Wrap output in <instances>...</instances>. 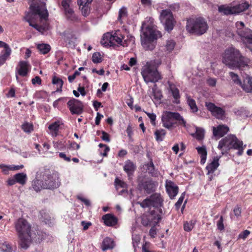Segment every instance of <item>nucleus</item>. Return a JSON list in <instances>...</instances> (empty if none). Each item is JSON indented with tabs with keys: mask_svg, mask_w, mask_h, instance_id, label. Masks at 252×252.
Here are the masks:
<instances>
[{
	"mask_svg": "<svg viewBox=\"0 0 252 252\" xmlns=\"http://www.w3.org/2000/svg\"><path fill=\"white\" fill-rule=\"evenodd\" d=\"M246 146H243V142L240 140L235 135L229 134L219 142L218 148L221 151L222 155L228 154L233 149L238 150L237 155L240 156L243 155Z\"/></svg>",
	"mask_w": 252,
	"mask_h": 252,
	"instance_id": "nucleus-2",
	"label": "nucleus"
},
{
	"mask_svg": "<svg viewBox=\"0 0 252 252\" xmlns=\"http://www.w3.org/2000/svg\"><path fill=\"white\" fill-rule=\"evenodd\" d=\"M185 195H186V192H183L182 193L181 196L179 197L177 202L175 203V207L177 210H178L180 209V208L183 202V200L185 198Z\"/></svg>",
	"mask_w": 252,
	"mask_h": 252,
	"instance_id": "nucleus-49",
	"label": "nucleus"
},
{
	"mask_svg": "<svg viewBox=\"0 0 252 252\" xmlns=\"http://www.w3.org/2000/svg\"><path fill=\"white\" fill-rule=\"evenodd\" d=\"M175 45V43L173 40H168L166 44V49L167 51H172Z\"/></svg>",
	"mask_w": 252,
	"mask_h": 252,
	"instance_id": "nucleus-52",
	"label": "nucleus"
},
{
	"mask_svg": "<svg viewBox=\"0 0 252 252\" xmlns=\"http://www.w3.org/2000/svg\"><path fill=\"white\" fill-rule=\"evenodd\" d=\"M11 54V49H7L0 56V66L3 65Z\"/></svg>",
	"mask_w": 252,
	"mask_h": 252,
	"instance_id": "nucleus-40",
	"label": "nucleus"
},
{
	"mask_svg": "<svg viewBox=\"0 0 252 252\" xmlns=\"http://www.w3.org/2000/svg\"><path fill=\"white\" fill-rule=\"evenodd\" d=\"M229 130V127L224 125H220L216 127H213V135L218 138L223 137L227 134Z\"/></svg>",
	"mask_w": 252,
	"mask_h": 252,
	"instance_id": "nucleus-23",
	"label": "nucleus"
},
{
	"mask_svg": "<svg viewBox=\"0 0 252 252\" xmlns=\"http://www.w3.org/2000/svg\"><path fill=\"white\" fill-rule=\"evenodd\" d=\"M71 0H62V6L66 19L72 22L79 21L78 17L75 13L73 8L70 6Z\"/></svg>",
	"mask_w": 252,
	"mask_h": 252,
	"instance_id": "nucleus-14",
	"label": "nucleus"
},
{
	"mask_svg": "<svg viewBox=\"0 0 252 252\" xmlns=\"http://www.w3.org/2000/svg\"><path fill=\"white\" fill-rule=\"evenodd\" d=\"M126 131L127 134V136H128L129 138L130 139L133 134V132L132 127L130 125H128Z\"/></svg>",
	"mask_w": 252,
	"mask_h": 252,
	"instance_id": "nucleus-63",
	"label": "nucleus"
},
{
	"mask_svg": "<svg viewBox=\"0 0 252 252\" xmlns=\"http://www.w3.org/2000/svg\"><path fill=\"white\" fill-rule=\"evenodd\" d=\"M162 126L172 130L179 125L186 126V122L183 117L178 112L166 111L161 116Z\"/></svg>",
	"mask_w": 252,
	"mask_h": 252,
	"instance_id": "nucleus-7",
	"label": "nucleus"
},
{
	"mask_svg": "<svg viewBox=\"0 0 252 252\" xmlns=\"http://www.w3.org/2000/svg\"><path fill=\"white\" fill-rule=\"evenodd\" d=\"M77 198L78 199L80 200L82 202H83L86 206H91V202L89 199L85 198L80 196H78Z\"/></svg>",
	"mask_w": 252,
	"mask_h": 252,
	"instance_id": "nucleus-60",
	"label": "nucleus"
},
{
	"mask_svg": "<svg viewBox=\"0 0 252 252\" xmlns=\"http://www.w3.org/2000/svg\"><path fill=\"white\" fill-rule=\"evenodd\" d=\"M39 218L41 221L49 225L52 223L51 217L47 212L46 210H41L39 211Z\"/></svg>",
	"mask_w": 252,
	"mask_h": 252,
	"instance_id": "nucleus-32",
	"label": "nucleus"
},
{
	"mask_svg": "<svg viewBox=\"0 0 252 252\" xmlns=\"http://www.w3.org/2000/svg\"><path fill=\"white\" fill-rule=\"evenodd\" d=\"M250 234V231L248 230H245L241 233L239 234L238 236L239 239H243L245 240Z\"/></svg>",
	"mask_w": 252,
	"mask_h": 252,
	"instance_id": "nucleus-56",
	"label": "nucleus"
},
{
	"mask_svg": "<svg viewBox=\"0 0 252 252\" xmlns=\"http://www.w3.org/2000/svg\"><path fill=\"white\" fill-rule=\"evenodd\" d=\"M93 0H77L79 8L84 17L89 15L90 12V5Z\"/></svg>",
	"mask_w": 252,
	"mask_h": 252,
	"instance_id": "nucleus-21",
	"label": "nucleus"
},
{
	"mask_svg": "<svg viewBox=\"0 0 252 252\" xmlns=\"http://www.w3.org/2000/svg\"><path fill=\"white\" fill-rule=\"evenodd\" d=\"M162 209H151L141 216V223L144 226L156 225L161 220Z\"/></svg>",
	"mask_w": 252,
	"mask_h": 252,
	"instance_id": "nucleus-9",
	"label": "nucleus"
},
{
	"mask_svg": "<svg viewBox=\"0 0 252 252\" xmlns=\"http://www.w3.org/2000/svg\"><path fill=\"white\" fill-rule=\"evenodd\" d=\"M59 157L63 159L65 161L70 162L71 161V157L66 156V155L64 153H60Z\"/></svg>",
	"mask_w": 252,
	"mask_h": 252,
	"instance_id": "nucleus-58",
	"label": "nucleus"
},
{
	"mask_svg": "<svg viewBox=\"0 0 252 252\" xmlns=\"http://www.w3.org/2000/svg\"><path fill=\"white\" fill-rule=\"evenodd\" d=\"M38 52L40 54L45 55L48 54L51 50V47L48 44L46 43H35Z\"/></svg>",
	"mask_w": 252,
	"mask_h": 252,
	"instance_id": "nucleus-29",
	"label": "nucleus"
},
{
	"mask_svg": "<svg viewBox=\"0 0 252 252\" xmlns=\"http://www.w3.org/2000/svg\"><path fill=\"white\" fill-rule=\"evenodd\" d=\"M114 247V243L112 239L109 237H106L103 240L101 245V248L103 251L109 249H112Z\"/></svg>",
	"mask_w": 252,
	"mask_h": 252,
	"instance_id": "nucleus-33",
	"label": "nucleus"
},
{
	"mask_svg": "<svg viewBox=\"0 0 252 252\" xmlns=\"http://www.w3.org/2000/svg\"><path fill=\"white\" fill-rule=\"evenodd\" d=\"M138 204L143 208H149L150 209L153 207L155 210L161 209L163 199L159 193H155L142 202H138Z\"/></svg>",
	"mask_w": 252,
	"mask_h": 252,
	"instance_id": "nucleus-10",
	"label": "nucleus"
},
{
	"mask_svg": "<svg viewBox=\"0 0 252 252\" xmlns=\"http://www.w3.org/2000/svg\"><path fill=\"white\" fill-rule=\"evenodd\" d=\"M186 28L188 32L199 36L206 32L208 26L204 18L198 17L188 19Z\"/></svg>",
	"mask_w": 252,
	"mask_h": 252,
	"instance_id": "nucleus-8",
	"label": "nucleus"
},
{
	"mask_svg": "<svg viewBox=\"0 0 252 252\" xmlns=\"http://www.w3.org/2000/svg\"><path fill=\"white\" fill-rule=\"evenodd\" d=\"M98 146L100 148H104V150H103V153H102L101 152H100L101 155H102L104 157L107 156V153L110 151V148H109V146H107L105 144H102V143H100L99 144Z\"/></svg>",
	"mask_w": 252,
	"mask_h": 252,
	"instance_id": "nucleus-51",
	"label": "nucleus"
},
{
	"mask_svg": "<svg viewBox=\"0 0 252 252\" xmlns=\"http://www.w3.org/2000/svg\"><path fill=\"white\" fill-rule=\"evenodd\" d=\"M222 62L230 68L240 69L248 66L249 60L243 56L239 50L230 47L225 50Z\"/></svg>",
	"mask_w": 252,
	"mask_h": 252,
	"instance_id": "nucleus-1",
	"label": "nucleus"
},
{
	"mask_svg": "<svg viewBox=\"0 0 252 252\" xmlns=\"http://www.w3.org/2000/svg\"><path fill=\"white\" fill-rule=\"evenodd\" d=\"M166 134V131L164 129L160 128L159 129H156L154 132L156 141L158 142L163 141Z\"/></svg>",
	"mask_w": 252,
	"mask_h": 252,
	"instance_id": "nucleus-38",
	"label": "nucleus"
},
{
	"mask_svg": "<svg viewBox=\"0 0 252 252\" xmlns=\"http://www.w3.org/2000/svg\"><path fill=\"white\" fill-rule=\"evenodd\" d=\"M187 101L189 106L190 111L192 113H196L198 111V109L197 106L195 101L190 96H187Z\"/></svg>",
	"mask_w": 252,
	"mask_h": 252,
	"instance_id": "nucleus-36",
	"label": "nucleus"
},
{
	"mask_svg": "<svg viewBox=\"0 0 252 252\" xmlns=\"http://www.w3.org/2000/svg\"><path fill=\"white\" fill-rule=\"evenodd\" d=\"M127 16V12L126 7L121 8L119 11V16L118 20L121 23H122V19L126 18Z\"/></svg>",
	"mask_w": 252,
	"mask_h": 252,
	"instance_id": "nucleus-45",
	"label": "nucleus"
},
{
	"mask_svg": "<svg viewBox=\"0 0 252 252\" xmlns=\"http://www.w3.org/2000/svg\"><path fill=\"white\" fill-rule=\"evenodd\" d=\"M52 83L53 85H56V92H62V88L63 84V80L56 75H54L52 77Z\"/></svg>",
	"mask_w": 252,
	"mask_h": 252,
	"instance_id": "nucleus-34",
	"label": "nucleus"
},
{
	"mask_svg": "<svg viewBox=\"0 0 252 252\" xmlns=\"http://www.w3.org/2000/svg\"><path fill=\"white\" fill-rule=\"evenodd\" d=\"M237 28L236 32L240 36L242 41L246 45L252 40V30L247 28L243 22L238 21L235 24Z\"/></svg>",
	"mask_w": 252,
	"mask_h": 252,
	"instance_id": "nucleus-12",
	"label": "nucleus"
},
{
	"mask_svg": "<svg viewBox=\"0 0 252 252\" xmlns=\"http://www.w3.org/2000/svg\"><path fill=\"white\" fill-rule=\"evenodd\" d=\"M139 189H143L147 193H151L155 190L156 186L154 182L151 179L142 180L138 183Z\"/></svg>",
	"mask_w": 252,
	"mask_h": 252,
	"instance_id": "nucleus-20",
	"label": "nucleus"
},
{
	"mask_svg": "<svg viewBox=\"0 0 252 252\" xmlns=\"http://www.w3.org/2000/svg\"><path fill=\"white\" fill-rule=\"evenodd\" d=\"M36 233L37 234L34 233V237L32 236V241L34 240L36 243H40L44 239V235L42 232L40 231H37Z\"/></svg>",
	"mask_w": 252,
	"mask_h": 252,
	"instance_id": "nucleus-42",
	"label": "nucleus"
},
{
	"mask_svg": "<svg viewBox=\"0 0 252 252\" xmlns=\"http://www.w3.org/2000/svg\"><path fill=\"white\" fill-rule=\"evenodd\" d=\"M0 168L2 169V171L4 174H8L9 171L11 170L10 165L7 166L4 164H0Z\"/></svg>",
	"mask_w": 252,
	"mask_h": 252,
	"instance_id": "nucleus-57",
	"label": "nucleus"
},
{
	"mask_svg": "<svg viewBox=\"0 0 252 252\" xmlns=\"http://www.w3.org/2000/svg\"><path fill=\"white\" fill-rule=\"evenodd\" d=\"M67 105L72 114L79 115L83 112V103L78 99L72 98L68 101Z\"/></svg>",
	"mask_w": 252,
	"mask_h": 252,
	"instance_id": "nucleus-17",
	"label": "nucleus"
},
{
	"mask_svg": "<svg viewBox=\"0 0 252 252\" xmlns=\"http://www.w3.org/2000/svg\"><path fill=\"white\" fill-rule=\"evenodd\" d=\"M102 136L101 137L102 140L109 142L110 141V138L109 134L104 131H102Z\"/></svg>",
	"mask_w": 252,
	"mask_h": 252,
	"instance_id": "nucleus-55",
	"label": "nucleus"
},
{
	"mask_svg": "<svg viewBox=\"0 0 252 252\" xmlns=\"http://www.w3.org/2000/svg\"><path fill=\"white\" fill-rule=\"evenodd\" d=\"M148 116L150 118L151 120V123L153 125H156V115L154 113H148Z\"/></svg>",
	"mask_w": 252,
	"mask_h": 252,
	"instance_id": "nucleus-59",
	"label": "nucleus"
},
{
	"mask_svg": "<svg viewBox=\"0 0 252 252\" xmlns=\"http://www.w3.org/2000/svg\"><path fill=\"white\" fill-rule=\"evenodd\" d=\"M22 129L26 132L30 133L32 130V124L26 122L22 125Z\"/></svg>",
	"mask_w": 252,
	"mask_h": 252,
	"instance_id": "nucleus-53",
	"label": "nucleus"
},
{
	"mask_svg": "<svg viewBox=\"0 0 252 252\" xmlns=\"http://www.w3.org/2000/svg\"><path fill=\"white\" fill-rule=\"evenodd\" d=\"M234 213L237 217L241 216V208L240 207L237 206L233 210Z\"/></svg>",
	"mask_w": 252,
	"mask_h": 252,
	"instance_id": "nucleus-61",
	"label": "nucleus"
},
{
	"mask_svg": "<svg viewBox=\"0 0 252 252\" xmlns=\"http://www.w3.org/2000/svg\"><path fill=\"white\" fill-rule=\"evenodd\" d=\"M60 126V122L59 121H56L49 126L48 128L52 136L56 137L59 135Z\"/></svg>",
	"mask_w": 252,
	"mask_h": 252,
	"instance_id": "nucleus-28",
	"label": "nucleus"
},
{
	"mask_svg": "<svg viewBox=\"0 0 252 252\" xmlns=\"http://www.w3.org/2000/svg\"><path fill=\"white\" fill-rule=\"evenodd\" d=\"M159 19L164 26L165 30L170 32L173 30L175 21L173 14L170 9H166L161 10Z\"/></svg>",
	"mask_w": 252,
	"mask_h": 252,
	"instance_id": "nucleus-11",
	"label": "nucleus"
},
{
	"mask_svg": "<svg viewBox=\"0 0 252 252\" xmlns=\"http://www.w3.org/2000/svg\"><path fill=\"white\" fill-rule=\"evenodd\" d=\"M204 130L203 128L197 127L195 133V137L198 140H202L204 137Z\"/></svg>",
	"mask_w": 252,
	"mask_h": 252,
	"instance_id": "nucleus-43",
	"label": "nucleus"
},
{
	"mask_svg": "<svg viewBox=\"0 0 252 252\" xmlns=\"http://www.w3.org/2000/svg\"><path fill=\"white\" fill-rule=\"evenodd\" d=\"M77 91L80 92V94L82 96H85L86 94V92L85 90V87L81 86L80 84H79V86L77 88Z\"/></svg>",
	"mask_w": 252,
	"mask_h": 252,
	"instance_id": "nucleus-62",
	"label": "nucleus"
},
{
	"mask_svg": "<svg viewBox=\"0 0 252 252\" xmlns=\"http://www.w3.org/2000/svg\"><path fill=\"white\" fill-rule=\"evenodd\" d=\"M141 75L146 83H156L161 79L159 73L150 65H147L141 71Z\"/></svg>",
	"mask_w": 252,
	"mask_h": 252,
	"instance_id": "nucleus-13",
	"label": "nucleus"
},
{
	"mask_svg": "<svg viewBox=\"0 0 252 252\" xmlns=\"http://www.w3.org/2000/svg\"><path fill=\"white\" fill-rule=\"evenodd\" d=\"M157 234V228L156 225H152L149 230V235L152 238H155Z\"/></svg>",
	"mask_w": 252,
	"mask_h": 252,
	"instance_id": "nucleus-54",
	"label": "nucleus"
},
{
	"mask_svg": "<svg viewBox=\"0 0 252 252\" xmlns=\"http://www.w3.org/2000/svg\"><path fill=\"white\" fill-rule=\"evenodd\" d=\"M53 144L55 148L60 150L64 149L66 147L65 142L63 141H53Z\"/></svg>",
	"mask_w": 252,
	"mask_h": 252,
	"instance_id": "nucleus-46",
	"label": "nucleus"
},
{
	"mask_svg": "<svg viewBox=\"0 0 252 252\" xmlns=\"http://www.w3.org/2000/svg\"><path fill=\"white\" fill-rule=\"evenodd\" d=\"M93 106L95 111H98L100 107H102L101 103L96 100L93 102Z\"/></svg>",
	"mask_w": 252,
	"mask_h": 252,
	"instance_id": "nucleus-64",
	"label": "nucleus"
},
{
	"mask_svg": "<svg viewBox=\"0 0 252 252\" xmlns=\"http://www.w3.org/2000/svg\"><path fill=\"white\" fill-rule=\"evenodd\" d=\"M241 87L246 93H252V77L246 75L242 81Z\"/></svg>",
	"mask_w": 252,
	"mask_h": 252,
	"instance_id": "nucleus-25",
	"label": "nucleus"
},
{
	"mask_svg": "<svg viewBox=\"0 0 252 252\" xmlns=\"http://www.w3.org/2000/svg\"><path fill=\"white\" fill-rule=\"evenodd\" d=\"M169 88L175 99L174 102L177 104H179L180 103V98L181 97L179 90L174 85H170Z\"/></svg>",
	"mask_w": 252,
	"mask_h": 252,
	"instance_id": "nucleus-31",
	"label": "nucleus"
},
{
	"mask_svg": "<svg viewBox=\"0 0 252 252\" xmlns=\"http://www.w3.org/2000/svg\"><path fill=\"white\" fill-rule=\"evenodd\" d=\"M219 12L225 15L235 14L233 6H229L227 5H221L219 6Z\"/></svg>",
	"mask_w": 252,
	"mask_h": 252,
	"instance_id": "nucleus-30",
	"label": "nucleus"
},
{
	"mask_svg": "<svg viewBox=\"0 0 252 252\" xmlns=\"http://www.w3.org/2000/svg\"><path fill=\"white\" fill-rule=\"evenodd\" d=\"M166 191L171 199H173L179 192V187L172 181H166L165 183Z\"/></svg>",
	"mask_w": 252,
	"mask_h": 252,
	"instance_id": "nucleus-19",
	"label": "nucleus"
},
{
	"mask_svg": "<svg viewBox=\"0 0 252 252\" xmlns=\"http://www.w3.org/2000/svg\"><path fill=\"white\" fill-rule=\"evenodd\" d=\"M195 221L191 220L189 221H186L184 224V229L185 231L189 232L193 228Z\"/></svg>",
	"mask_w": 252,
	"mask_h": 252,
	"instance_id": "nucleus-41",
	"label": "nucleus"
},
{
	"mask_svg": "<svg viewBox=\"0 0 252 252\" xmlns=\"http://www.w3.org/2000/svg\"><path fill=\"white\" fill-rule=\"evenodd\" d=\"M103 59L101 57V54L99 52H95L92 56V61L94 63H100L102 62Z\"/></svg>",
	"mask_w": 252,
	"mask_h": 252,
	"instance_id": "nucleus-47",
	"label": "nucleus"
},
{
	"mask_svg": "<svg viewBox=\"0 0 252 252\" xmlns=\"http://www.w3.org/2000/svg\"><path fill=\"white\" fill-rule=\"evenodd\" d=\"M250 7L248 2L245 0L241 1L239 3L233 6L235 14H237L246 11Z\"/></svg>",
	"mask_w": 252,
	"mask_h": 252,
	"instance_id": "nucleus-27",
	"label": "nucleus"
},
{
	"mask_svg": "<svg viewBox=\"0 0 252 252\" xmlns=\"http://www.w3.org/2000/svg\"><path fill=\"white\" fill-rule=\"evenodd\" d=\"M15 178V181L17 183L24 185L26 184L27 180V177L26 174L24 173H19L14 175Z\"/></svg>",
	"mask_w": 252,
	"mask_h": 252,
	"instance_id": "nucleus-37",
	"label": "nucleus"
},
{
	"mask_svg": "<svg viewBox=\"0 0 252 252\" xmlns=\"http://www.w3.org/2000/svg\"><path fill=\"white\" fill-rule=\"evenodd\" d=\"M29 5V10L26 11L23 18L24 20L28 22L29 26H32V2H28Z\"/></svg>",
	"mask_w": 252,
	"mask_h": 252,
	"instance_id": "nucleus-39",
	"label": "nucleus"
},
{
	"mask_svg": "<svg viewBox=\"0 0 252 252\" xmlns=\"http://www.w3.org/2000/svg\"><path fill=\"white\" fill-rule=\"evenodd\" d=\"M104 224L107 226H114L117 224L118 219L112 214H107L102 217Z\"/></svg>",
	"mask_w": 252,
	"mask_h": 252,
	"instance_id": "nucleus-24",
	"label": "nucleus"
},
{
	"mask_svg": "<svg viewBox=\"0 0 252 252\" xmlns=\"http://www.w3.org/2000/svg\"><path fill=\"white\" fill-rule=\"evenodd\" d=\"M57 173H51L49 169H45L42 175V180H36L32 185V188L36 191L41 189H53L59 187L60 183L59 181Z\"/></svg>",
	"mask_w": 252,
	"mask_h": 252,
	"instance_id": "nucleus-3",
	"label": "nucleus"
},
{
	"mask_svg": "<svg viewBox=\"0 0 252 252\" xmlns=\"http://www.w3.org/2000/svg\"><path fill=\"white\" fill-rule=\"evenodd\" d=\"M220 158V157L217 156L213 158V160L207 165L206 167V169L207 171V175H210V174H213L217 169V168L220 165L219 162Z\"/></svg>",
	"mask_w": 252,
	"mask_h": 252,
	"instance_id": "nucleus-26",
	"label": "nucleus"
},
{
	"mask_svg": "<svg viewBox=\"0 0 252 252\" xmlns=\"http://www.w3.org/2000/svg\"><path fill=\"white\" fill-rule=\"evenodd\" d=\"M217 228L220 231L224 230V225L223 223V218L222 216H221L219 220L217 222Z\"/></svg>",
	"mask_w": 252,
	"mask_h": 252,
	"instance_id": "nucleus-50",
	"label": "nucleus"
},
{
	"mask_svg": "<svg viewBox=\"0 0 252 252\" xmlns=\"http://www.w3.org/2000/svg\"><path fill=\"white\" fill-rule=\"evenodd\" d=\"M205 106L207 109L210 111L212 115L216 119L224 120L226 118L225 110L223 108L216 106L214 103L210 102H205Z\"/></svg>",
	"mask_w": 252,
	"mask_h": 252,
	"instance_id": "nucleus-15",
	"label": "nucleus"
},
{
	"mask_svg": "<svg viewBox=\"0 0 252 252\" xmlns=\"http://www.w3.org/2000/svg\"><path fill=\"white\" fill-rule=\"evenodd\" d=\"M32 0V14L35 13L39 15L40 23L32 24V28L35 29L41 34H44L49 29L48 20V12L46 8V3L44 1H41L38 4L33 3Z\"/></svg>",
	"mask_w": 252,
	"mask_h": 252,
	"instance_id": "nucleus-4",
	"label": "nucleus"
},
{
	"mask_svg": "<svg viewBox=\"0 0 252 252\" xmlns=\"http://www.w3.org/2000/svg\"><path fill=\"white\" fill-rule=\"evenodd\" d=\"M16 77L17 75L26 77L30 72V64L28 62L20 61L16 67Z\"/></svg>",
	"mask_w": 252,
	"mask_h": 252,
	"instance_id": "nucleus-18",
	"label": "nucleus"
},
{
	"mask_svg": "<svg viewBox=\"0 0 252 252\" xmlns=\"http://www.w3.org/2000/svg\"><path fill=\"white\" fill-rule=\"evenodd\" d=\"M123 169L127 174L128 179H130L136 169V165L131 160L127 159L125 162Z\"/></svg>",
	"mask_w": 252,
	"mask_h": 252,
	"instance_id": "nucleus-22",
	"label": "nucleus"
},
{
	"mask_svg": "<svg viewBox=\"0 0 252 252\" xmlns=\"http://www.w3.org/2000/svg\"><path fill=\"white\" fill-rule=\"evenodd\" d=\"M145 167L147 168V170L148 171L149 174L153 176V173L155 171V165L153 163V160L151 159L150 162L145 164Z\"/></svg>",
	"mask_w": 252,
	"mask_h": 252,
	"instance_id": "nucleus-48",
	"label": "nucleus"
},
{
	"mask_svg": "<svg viewBox=\"0 0 252 252\" xmlns=\"http://www.w3.org/2000/svg\"><path fill=\"white\" fill-rule=\"evenodd\" d=\"M123 36L120 33V32H116L114 34H112L110 32H107L104 34L103 36V40L105 41L103 42L101 41L102 44L110 43L111 45H113L116 44H121L122 42Z\"/></svg>",
	"mask_w": 252,
	"mask_h": 252,
	"instance_id": "nucleus-16",
	"label": "nucleus"
},
{
	"mask_svg": "<svg viewBox=\"0 0 252 252\" xmlns=\"http://www.w3.org/2000/svg\"><path fill=\"white\" fill-rule=\"evenodd\" d=\"M141 32V43L143 47L146 50H153L156 46L154 40L158 37H161V33L149 26L145 28L142 27Z\"/></svg>",
	"mask_w": 252,
	"mask_h": 252,
	"instance_id": "nucleus-6",
	"label": "nucleus"
},
{
	"mask_svg": "<svg viewBox=\"0 0 252 252\" xmlns=\"http://www.w3.org/2000/svg\"><path fill=\"white\" fill-rule=\"evenodd\" d=\"M15 227L20 239L19 245L27 249L30 245L31 225L26 220L20 218L15 222Z\"/></svg>",
	"mask_w": 252,
	"mask_h": 252,
	"instance_id": "nucleus-5",
	"label": "nucleus"
},
{
	"mask_svg": "<svg viewBox=\"0 0 252 252\" xmlns=\"http://www.w3.org/2000/svg\"><path fill=\"white\" fill-rule=\"evenodd\" d=\"M196 150L199 155H200L201 160L200 163L204 164L206 160L207 152L206 148L205 146L198 147L196 148Z\"/></svg>",
	"mask_w": 252,
	"mask_h": 252,
	"instance_id": "nucleus-35",
	"label": "nucleus"
},
{
	"mask_svg": "<svg viewBox=\"0 0 252 252\" xmlns=\"http://www.w3.org/2000/svg\"><path fill=\"white\" fill-rule=\"evenodd\" d=\"M229 75L231 77L232 81L235 84L240 86V87L241 86L242 81H241V79L237 74L233 72H230Z\"/></svg>",
	"mask_w": 252,
	"mask_h": 252,
	"instance_id": "nucleus-44",
	"label": "nucleus"
}]
</instances>
